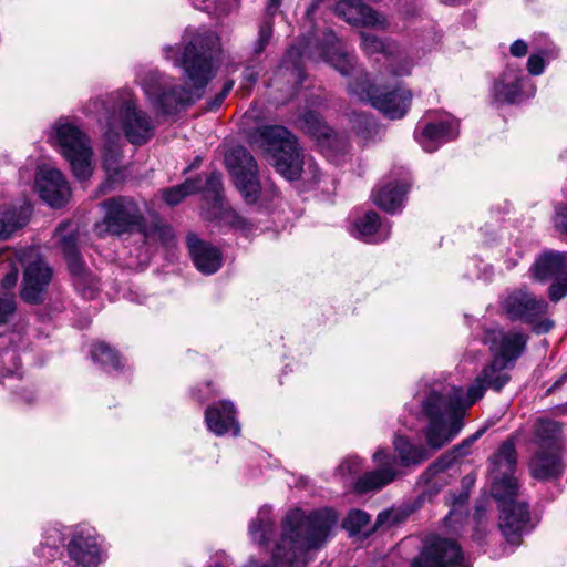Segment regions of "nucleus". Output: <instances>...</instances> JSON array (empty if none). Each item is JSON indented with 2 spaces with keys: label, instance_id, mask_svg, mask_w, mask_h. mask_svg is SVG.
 <instances>
[{
  "label": "nucleus",
  "instance_id": "obj_1",
  "mask_svg": "<svg viewBox=\"0 0 567 567\" xmlns=\"http://www.w3.org/2000/svg\"><path fill=\"white\" fill-rule=\"evenodd\" d=\"M182 43L183 51L177 45H165L163 55L174 66L183 69L189 85L156 69L142 68L136 73L135 81L157 115H174L193 105L215 75L213 52L218 47L215 32L188 27Z\"/></svg>",
  "mask_w": 567,
  "mask_h": 567
},
{
  "label": "nucleus",
  "instance_id": "obj_2",
  "mask_svg": "<svg viewBox=\"0 0 567 567\" xmlns=\"http://www.w3.org/2000/svg\"><path fill=\"white\" fill-rule=\"evenodd\" d=\"M484 394L480 380H474L466 391L450 384L434 383L419 390L408 409L425 422L423 435L427 445L440 450L458 435L467 409Z\"/></svg>",
  "mask_w": 567,
  "mask_h": 567
},
{
  "label": "nucleus",
  "instance_id": "obj_3",
  "mask_svg": "<svg viewBox=\"0 0 567 567\" xmlns=\"http://www.w3.org/2000/svg\"><path fill=\"white\" fill-rule=\"evenodd\" d=\"M338 515L329 507L306 512L292 508L281 519L280 538L269 563L249 558L243 567H307L309 551L321 548L337 526Z\"/></svg>",
  "mask_w": 567,
  "mask_h": 567
},
{
  "label": "nucleus",
  "instance_id": "obj_4",
  "mask_svg": "<svg viewBox=\"0 0 567 567\" xmlns=\"http://www.w3.org/2000/svg\"><path fill=\"white\" fill-rule=\"evenodd\" d=\"M520 432L513 433L489 458L491 493L499 503V529L506 542L518 545L532 530L528 505L518 499L519 486L514 476L517 465L516 442Z\"/></svg>",
  "mask_w": 567,
  "mask_h": 567
},
{
  "label": "nucleus",
  "instance_id": "obj_5",
  "mask_svg": "<svg viewBox=\"0 0 567 567\" xmlns=\"http://www.w3.org/2000/svg\"><path fill=\"white\" fill-rule=\"evenodd\" d=\"M320 56L326 59L342 76H349V93L361 102H369L386 117L396 120L403 117L411 104L412 93L402 84L394 82L388 84L372 83L369 74L357 65V58L337 49L336 56L329 51L320 49Z\"/></svg>",
  "mask_w": 567,
  "mask_h": 567
},
{
  "label": "nucleus",
  "instance_id": "obj_6",
  "mask_svg": "<svg viewBox=\"0 0 567 567\" xmlns=\"http://www.w3.org/2000/svg\"><path fill=\"white\" fill-rule=\"evenodd\" d=\"M250 144L261 150L275 169L286 179L302 178L316 184L320 169L311 157H306L297 138L281 125H266L250 134Z\"/></svg>",
  "mask_w": 567,
  "mask_h": 567
},
{
  "label": "nucleus",
  "instance_id": "obj_7",
  "mask_svg": "<svg viewBox=\"0 0 567 567\" xmlns=\"http://www.w3.org/2000/svg\"><path fill=\"white\" fill-rule=\"evenodd\" d=\"M101 125L104 134L122 135L133 145L146 144L155 134L156 123L151 115L138 107L132 89H121L111 93L104 104Z\"/></svg>",
  "mask_w": 567,
  "mask_h": 567
},
{
  "label": "nucleus",
  "instance_id": "obj_8",
  "mask_svg": "<svg viewBox=\"0 0 567 567\" xmlns=\"http://www.w3.org/2000/svg\"><path fill=\"white\" fill-rule=\"evenodd\" d=\"M528 336L519 330L505 331L501 328L485 329L482 342L488 346L494 359L474 379L480 380L483 391L488 388L501 391L509 381L508 370L526 349Z\"/></svg>",
  "mask_w": 567,
  "mask_h": 567
},
{
  "label": "nucleus",
  "instance_id": "obj_9",
  "mask_svg": "<svg viewBox=\"0 0 567 567\" xmlns=\"http://www.w3.org/2000/svg\"><path fill=\"white\" fill-rule=\"evenodd\" d=\"M323 1L324 0H312L307 10L306 23L303 25L307 35L302 38L298 45H293L288 50L279 68L280 73H290V76L298 83L302 82L305 78L302 71L305 60L326 62V59L318 54L320 49L329 51V53L334 56L337 49L346 51L332 30L320 29L313 23L315 11Z\"/></svg>",
  "mask_w": 567,
  "mask_h": 567
},
{
  "label": "nucleus",
  "instance_id": "obj_10",
  "mask_svg": "<svg viewBox=\"0 0 567 567\" xmlns=\"http://www.w3.org/2000/svg\"><path fill=\"white\" fill-rule=\"evenodd\" d=\"M532 443L537 446L528 464L532 476L546 480L560 475L564 468L560 424L551 419L538 417L533 426Z\"/></svg>",
  "mask_w": 567,
  "mask_h": 567
},
{
  "label": "nucleus",
  "instance_id": "obj_11",
  "mask_svg": "<svg viewBox=\"0 0 567 567\" xmlns=\"http://www.w3.org/2000/svg\"><path fill=\"white\" fill-rule=\"evenodd\" d=\"M50 143L70 163L74 176L87 179L93 173V148L87 135L76 125L55 123L49 134Z\"/></svg>",
  "mask_w": 567,
  "mask_h": 567
},
{
  "label": "nucleus",
  "instance_id": "obj_12",
  "mask_svg": "<svg viewBox=\"0 0 567 567\" xmlns=\"http://www.w3.org/2000/svg\"><path fill=\"white\" fill-rule=\"evenodd\" d=\"M64 549L75 567H100L107 559L105 537L89 522L68 526Z\"/></svg>",
  "mask_w": 567,
  "mask_h": 567
},
{
  "label": "nucleus",
  "instance_id": "obj_13",
  "mask_svg": "<svg viewBox=\"0 0 567 567\" xmlns=\"http://www.w3.org/2000/svg\"><path fill=\"white\" fill-rule=\"evenodd\" d=\"M536 92V83L515 62L506 63L488 89L491 104L496 107L520 105L532 100Z\"/></svg>",
  "mask_w": 567,
  "mask_h": 567
},
{
  "label": "nucleus",
  "instance_id": "obj_14",
  "mask_svg": "<svg viewBox=\"0 0 567 567\" xmlns=\"http://www.w3.org/2000/svg\"><path fill=\"white\" fill-rule=\"evenodd\" d=\"M104 218L94 230L100 236H121L134 229L141 230L144 216L137 203L130 197H114L102 203Z\"/></svg>",
  "mask_w": 567,
  "mask_h": 567
},
{
  "label": "nucleus",
  "instance_id": "obj_15",
  "mask_svg": "<svg viewBox=\"0 0 567 567\" xmlns=\"http://www.w3.org/2000/svg\"><path fill=\"white\" fill-rule=\"evenodd\" d=\"M547 307L543 298L526 289L514 290L502 301V308L511 320L529 324L536 333H545L554 326L553 321L544 318Z\"/></svg>",
  "mask_w": 567,
  "mask_h": 567
},
{
  "label": "nucleus",
  "instance_id": "obj_16",
  "mask_svg": "<svg viewBox=\"0 0 567 567\" xmlns=\"http://www.w3.org/2000/svg\"><path fill=\"white\" fill-rule=\"evenodd\" d=\"M225 163L229 169L235 185L247 204L257 202L260 184L257 177V164L250 153L243 146L230 150Z\"/></svg>",
  "mask_w": 567,
  "mask_h": 567
},
{
  "label": "nucleus",
  "instance_id": "obj_17",
  "mask_svg": "<svg viewBox=\"0 0 567 567\" xmlns=\"http://www.w3.org/2000/svg\"><path fill=\"white\" fill-rule=\"evenodd\" d=\"M71 224L60 225L55 230V238L60 243L68 260L70 272L74 280L75 288L84 298H93L99 290L97 280L86 270L76 249V238L73 231H68Z\"/></svg>",
  "mask_w": 567,
  "mask_h": 567
},
{
  "label": "nucleus",
  "instance_id": "obj_18",
  "mask_svg": "<svg viewBox=\"0 0 567 567\" xmlns=\"http://www.w3.org/2000/svg\"><path fill=\"white\" fill-rule=\"evenodd\" d=\"M535 280L554 282L548 289L549 298L558 301L567 295V254L547 250L540 254L530 268Z\"/></svg>",
  "mask_w": 567,
  "mask_h": 567
},
{
  "label": "nucleus",
  "instance_id": "obj_19",
  "mask_svg": "<svg viewBox=\"0 0 567 567\" xmlns=\"http://www.w3.org/2000/svg\"><path fill=\"white\" fill-rule=\"evenodd\" d=\"M411 567H464V556L455 540L430 535Z\"/></svg>",
  "mask_w": 567,
  "mask_h": 567
},
{
  "label": "nucleus",
  "instance_id": "obj_20",
  "mask_svg": "<svg viewBox=\"0 0 567 567\" xmlns=\"http://www.w3.org/2000/svg\"><path fill=\"white\" fill-rule=\"evenodd\" d=\"M484 430H478L474 434L464 439L460 444L455 445L451 451L441 455L432 463L420 476V482L427 486L429 491H439L449 483L450 475L446 470L458 458L471 454L473 444L482 436Z\"/></svg>",
  "mask_w": 567,
  "mask_h": 567
},
{
  "label": "nucleus",
  "instance_id": "obj_21",
  "mask_svg": "<svg viewBox=\"0 0 567 567\" xmlns=\"http://www.w3.org/2000/svg\"><path fill=\"white\" fill-rule=\"evenodd\" d=\"M457 135L458 122L450 115L437 120L422 118L414 130V140L429 153L436 151Z\"/></svg>",
  "mask_w": 567,
  "mask_h": 567
},
{
  "label": "nucleus",
  "instance_id": "obj_22",
  "mask_svg": "<svg viewBox=\"0 0 567 567\" xmlns=\"http://www.w3.org/2000/svg\"><path fill=\"white\" fill-rule=\"evenodd\" d=\"M35 188L49 206L60 208L71 197V188L63 173L50 165H41L35 174Z\"/></svg>",
  "mask_w": 567,
  "mask_h": 567
},
{
  "label": "nucleus",
  "instance_id": "obj_23",
  "mask_svg": "<svg viewBox=\"0 0 567 567\" xmlns=\"http://www.w3.org/2000/svg\"><path fill=\"white\" fill-rule=\"evenodd\" d=\"M336 14L353 27L388 31L391 21L388 16L359 0H339L334 7Z\"/></svg>",
  "mask_w": 567,
  "mask_h": 567
},
{
  "label": "nucleus",
  "instance_id": "obj_24",
  "mask_svg": "<svg viewBox=\"0 0 567 567\" xmlns=\"http://www.w3.org/2000/svg\"><path fill=\"white\" fill-rule=\"evenodd\" d=\"M372 460L378 467L358 478L355 489L359 493L381 489L400 475L395 464L390 460L389 451L385 447H379L373 453Z\"/></svg>",
  "mask_w": 567,
  "mask_h": 567
},
{
  "label": "nucleus",
  "instance_id": "obj_25",
  "mask_svg": "<svg viewBox=\"0 0 567 567\" xmlns=\"http://www.w3.org/2000/svg\"><path fill=\"white\" fill-rule=\"evenodd\" d=\"M207 429L216 436L230 434L238 436L240 424L235 404L229 400H220L209 404L205 410Z\"/></svg>",
  "mask_w": 567,
  "mask_h": 567
},
{
  "label": "nucleus",
  "instance_id": "obj_26",
  "mask_svg": "<svg viewBox=\"0 0 567 567\" xmlns=\"http://www.w3.org/2000/svg\"><path fill=\"white\" fill-rule=\"evenodd\" d=\"M392 446L395 455L393 462L395 466L406 470H415L432 456V447L404 434L395 433L392 440Z\"/></svg>",
  "mask_w": 567,
  "mask_h": 567
},
{
  "label": "nucleus",
  "instance_id": "obj_27",
  "mask_svg": "<svg viewBox=\"0 0 567 567\" xmlns=\"http://www.w3.org/2000/svg\"><path fill=\"white\" fill-rule=\"evenodd\" d=\"M51 277L52 270L42 259L30 262L24 270L22 299L28 303L41 302Z\"/></svg>",
  "mask_w": 567,
  "mask_h": 567
},
{
  "label": "nucleus",
  "instance_id": "obj_28",
  "mask_svg": "<svg viewBox=\"0 0 567 567\" xmlns=\"http://www.w3.org/2000/svg\"><path fill=\"white\" fill-rule=\"evenodd\" d=\"M187 246L193 264L204 275H213L223 266V254L214 245L202 240L195 234L187 236Z\"/></svg>",
  "mask_w": 567,
  "mask_h": 567
},
{
  "label": "nucleus",
  "instance_id": "obj_29",
  "mask_svg": "<svg viewBox=\"0 0 567 567\" xmlns=\"http://www.w3.org/2000/svg\"><path fill=\"white\" fill-rule=\"evenodd\" d=\"M27 344L24 336L19 331L0 334V379L19 374L20 351Z\"/></svg>",
  "mask_w": 567,
  "mask_h": 567
},
{
  "label": "nucleus",
  "instance_id": "obj_30",
  "mask_svg": "<svg viewBox=\"0 0 567 567\" xmlns=\"http://www.w3.org/2000/svg\"><path fill=\"white\" fill-rule=\"evenodd\" d=\"M349 233L364 243L377 244L389 238L391 225L382 221L375 212L370 210L354 218Z\"/></svg>",
  "mask_w": 567,
  "mask_h": 567
},
{
  "label": "nucleus",
  "instance_id": "obj_31",
  "mask_svg": "<svg viewBox=\"0 0 567 567\" xmlns=\"http://www.w3.org/2000/svg\"><path fill=\"white\" fill-rule=\"evenodd\" d=\"M409 183L403 181H385L372 192L373 203L388 213H396L405 202Z\"/></svg>",
  "mask_w": 567,
  "mask_h": 567
},
{
  "label": "nucleus",
  "instance_id": "obj_32",
  "mask_svg": "<svg viewBox=\"0 0 567 567\" xmlns=\"http://www.w3.org/2000/svg\"><path fill=\"white\" fill-rule=\"evenodd\" d=\"M66 528L61 524H51L43 528L41 542L34 554L47 561L56 559L61 555V546L66 543Z\"/></svg>",
  "mask_w": 567,
  "mask_h": 567
},
{
  "label": "nucleus",
  "instance_id": "obj_33",
  "mask_svg": "<svg viewBox=\"0 0 567 567\" xmlns=\"http://www.w3.org/2000/svg\"><path fill=\"white\" fill-rule=\"evenodd\" d=\"M250 539L260 546H266L276 533V519L272 508L264 505L248 527Z\"/></svg>",
  "mask_w": 567,
  "mask_h": 567
},
{
  "label": "nucleus",
  "instance_id": "obj_34",
  "mask_svg": "<svg viewBox=\"0 0 567 567\" xmlns=\"http://www.w3.org/2000/svg\"><path fill=\"white\" fill-rule=\"evenodd\" d=\"M303 128L313 138L317 140L319 146L323 152H328L339 144L338 136L333 133L332 128L329 127L316 112H307L303 117Z\"/></svg>",
  "mask_w": 567,
  "mask_h": 567
},
{
  "label": "nucleus",
  "instance_id": "obj_35",
  "mask_svg": "<svg viewBox=\"0 0 567 567\" xmlns=\"http://www.w3.org/2000/svg\"><path fill=\"white\" fill-rule=\"evenodd\" d=\"M31 214L29 203L19 207L0 206V240L9 238L13 233L24 227Z\"/></svg>",
  "mask_w": 567,
  "mask_h": 567
},
{
  "label": "nucleus",
  "instance_id": "obj_36",
  "mask_svg": "<svg viewBox=\"0 0 567 567\" xmlns=\"http://www.w3.org/2000/svg\"><path fill=\"white\" fill-rule=\"evenodd\" d=\"M558 56L559 49L551 42L532 47L526 61V74L530 79L543 75L550 62L558 59Z\"/></svg>",
  "mask_w": 567,
  "mask_h": 567
},
{
  "label": "nucleus",
  "instance_id": "obj_37",
  "mask_svg": "<svg viewBox=\"0 0 567 567\" xmlns=\"http://www.w3.org/2000/svg\"><path fill=\"white\" fill-rule=\"evenodd\" d=\"M105 137V145L103 150V165L107 172L110 178L114 182L120 181L123 177L121 161H122V144L121 140H117L114 135Z\"/></svg>",
  "mask_w": 567,
  "mask_h": 567
},
{
  "label": "nucleus",
  "instance_id": "obj_38",
  "mask_svg": "<svg viewBox=\"0 0 567 567\" xmlns=\"http://www.w3.org/2000/svg\"><path fill=\"white\" fill-rule=\"evenodd\" d=\"M342 527L351 536H370L375 529V523H371V516L362 509H351L342 522Z\"/></svg>",
  "mask_w": 567,
  "mask_h": 567
},
{
  "label": "nucleus",
  "instance_id": "obj_39",
  "mask_svg": "<svg viewBox=\"0 0 567 567\" xmlns=\"http://www.w3.org/2000/svg\"><path fill=\"white\" fill-rule=\"evenodd\" d=\"M360 48L367 55L382 53L385 59L396 49V42L391 39H382L375 34L360 31Z\"/></svg>",
  "mask_w": 567,
  "mask_h": 567
},
{
  "label": "nucleus",
  "instance_id": "obj_40",
  "mask_svg": "<svg viewBox=\"0 0 567 567\" xmlns=\"http://www.w3.org/2000/svg\"><path fill=\"white\" fill-rule=\"evenodd\" d=\"M415 62L405 51L400 50L396 44V49L392 50V54L386 58V73L394 78L408 76L411 74Z\"/></svg>",
  "mask_w": 567,
  "mask_h": 567
},
{
  "label": "nucleus",
  "instance_id": "obj_41",
  "mask_svg": "<svg viewBox=\"0 0 567 567\" xmlns=\"http://www.w3.org/2000/svg\"><path fill=\"white\" fill-rule=\"evenodd\" d=\"M92 359L105 370H118L122 367L120 354L104 342H96L91 349Z\"/></svg>",
  "mask_w": 567,
  "mask_h": 567
},
{
  "label": "nucleus",
  "instance_id": "obj_42",
  "mask_svg": "<svg viewBox=\"0 0 567 567\" xmlns=\"http://www.w3.org/2000/svg\"><path fill=\"white\" fill-rule=\"evenodd\" d=\"M412 513L409 506L391 507L379 513L375 527L377 528H391L395 525L403 523Z\"/></svg>",
  "mask_w": 567,
  "mask_h": 567
},
{
  "label": "nucleus",
  "instance_id": "obj_43",
  "mask_svg": "<svg viewBox=\"0 0 567 567\" xmlns=\"http://www.w3.org/2000/svg\"><path fill=\"white\" fill-rule=\"evenodd\" d=\"M140 233L150 243L159 241L164 245H171L174 240L173 229L163 223H154L150 226L143 224Z\"/></svg>",
  "mask_w": 567,
  "mask_h": 567
},
{
  "label": "nucleus",
  "instance_id": "obj_44",
  "mask_svg": "<svg viewBox=\"0 0 567 567\" xmlns=\"http://www.w3.org/2000/svg\"><path fill=\"white\" fill-rule=\"evenodd\" d=\"M200 189L196 181L188 179L185 183L162 190V198L171 206L179 204L187 195Z\"/></svg>",
  "mask_w": 567,
  "mask_h": 567
},
{
  "label": "nucleus",
  "instance_id": "obj_45",
  "mask_svg": "<svg viewBox=\"0 0 567 567\" xmlns=\"http://www.w3.org/2000/svg\"><path fill=\"white\" fill-rule=\"evenodd\" d=\"M221 220L245 236L252 234L255 230V225L250 220L230 208L223 210Z\"/></svg>",
  "mask_w": 567,
  "mask_h": 567
},
{
  "label": "nucleus",
  "instance_id": "obj_46",
  "mask_svg": "<svg viewBox=\"0 0 567 567\" xmlns=\"http://www.w3.org/2000/svg\"><path fill=\"white\" fill-rule=\"evenodd\" d=\"M16 310L14 296L9 292H3L0 296V323L7 321Z\"/></svg>",
  "mask_w": 567,
  "mask_h": 567
},
{
  "label": "nucleus",
  "instance_id": "obj_47",
  "mask_svg": "<svg viewBox=\"0 0 567 567\" xmlns=\"http://www.w3.org/2000/svg\"><path fill=\"white\" fill-rule=\"evenodd\" d=\"M271 35H272V24L270 21H265L259 27L258 39L256 41L255 49H254L256 53H260L261 51H264V49L269 43Z\"/></svg>",
  "mask_w": 567,
  "mask_h": 567
},
{
  "label": "nucleus",
  "instance_id": "obj_48",
  "mask_svg": "<svg viewBox=\"0 0 567 567\" xmlns=\"http://www.w3.org/2000/svg\"><path fill=\"white\" fill-rule=\"evenodd\" d=\"M553 223L557 231L567 236V204H558L555 207Z\"/></svg>",
  "mask_w": 567,
  "mask_h": 567
},
{
  "label": "nucleus",
  "instance_id": "obj_49",
  "mask_svg": "<svg viewBox=\"0 0 567 567\" xmlns=\"http://www.w3.org/2000/svg\"><path fill=\"white\" fill-rule=\"evenodd\" d=\"M221 189H223L221 174L217 173V172L210 173L206 179V185L204 187V190L207 194H212V196L217 199L220 195Z\"/></svg>",
  "mask_w": 567,
  "mask_h": 567
},
{
  "label": "nucleus",
  "instance_id": "obj_50",
  "mask_svg": "<svg viewBox=\"0 0 567 567\" xmlns=\"http://www.w3.org/2000/svg\"><path fill=\"white\" fill-rule=\"evenodd\" d=\"M259 73H260V69L258 66H255V65L247 66L243 72L241 85L245 89L251 87L257 82Z\"/></svg>",
  "mask_w": 567,
  "mask_h": 567
},
{
  "label": "nucleus",
  "instance_id": "obj_51",
  "mask_svg": "<svg viewBox=\"0 0 567 567\" xmlns=\"http://www.w3.org/2000/svg\"><path fill=\"white\" fill-rule=\"evenodd\" d=\"M6 268L9 269L6 272L1 285L4 290H9L13 288L18 281L19 269L16 266H11V264H8Z\"/></svg>",
  "mask_w": 567,
  "mask_h": 567
},
{
  "label": "nucleus",
  "instance_id": "obj_52",
  "mask_svg": "<svg viewBox=\"0 0 567 567\" xmlns=\"http://www.w3.org/2000/svg\"><path fill=\"white\" fill-rule=\"evenodd\" d=\"M509 53L514 58H524L529 53L528 44L522 39L515 40L509 47Z\"/></svg>",
  "mask_w": 567,
  "mask_h": 567
},
{
  "label": "nucleus",
  "instance_id": "obj_53",
  "mask_svg": "<svg viewBox=\"0 0 567 567\" xmlns=\"http://www.w3.org/2000/svg\"><path fill=\"white\" fill-rule=\"evenodd\" d=\"M233 87H234V81H227L225 83L221 92L212 102L210 110L219 107Z\"/></svg>",
  "mask_w": 567,
  "mask_h": 567
},
{
  "label": "nucleus",
  "instance_id": "obj_54",
  "mask_svg": "<svg viewBox=\"0 0 567 567\" xmlns=\"http://www.w3.org/2000/svg\"><path fill=\"white\" fill-rule=\"evenodd\" d=\"M359 465L360 461L358 457L347 458L340 464L339 470L341 474H344L346 468L351 473L355 472L359 468Z\"/></svg>",
  "mask_w": 567,
  "mask_h": 567
},
{
  "label": "nucleus",
  "instance_id": "obj_55",
  "mask_svg": "<svg viewBox=\"0 0 567 567\" xmlns=\"http://www.w3.org/2000/svg\"><path fill=\"white\" fill-rule=\"evenodd\" d=\"M194 8L203 11L209 10L213 4L215 3V0H188Z\"/></svg>",
  "mask_w": 567,
  "mask_h": 567
},
{
  "label": "nucleus",
  "instance_id": "obj_56",
  "mask_svg": "<svg viewBox=\"0 0 567 567\" xmlns=\"http://www.w3.org/2000/svg\"><path fill=\"white\" fill-rule=\"evenodd\" d=\"M208 567H229V559L225 554L216 556Z\"/></svg>",
  "mask_w": 567,
  "mask_h": 567
},
{
  "label": "nucleus",
  "instance_id": "obj_57",
  "mask_svg": "<svg viewBox=\"0 0 567 567\" xmlns=\"http://www.w3.org/2000/svg\"><path fill=\"white\" fill-rule=\"evenodd\" d=\"M280 3H281V0H268V4H267V9H266L267 14L269 17H272L279 9Z\"/></svg>",
  "mask_w": 567,
  "mask_h": 567
},
{
  "label": "nucleus",
  "instance_id": "obj_58",
  "mask_svg": "<svg viewBox=\"0 0 567 567\" xmlns=\"http://www.w3.org/2000/svg\"><path fill=\"white\" fill-rule=\"evenodd\" d=\"M420 9V4L414 1L412 4H411V8L409 9H401L400 10V14L403 16V17H412L414 16Z\"/></svg>",
  "mask_w": 567,
  "mask_h": 567
},
{
  "label": "nucleus",
  "instance_id": "obj_59",
  "mask_svg": "<svg viewBox=\"0 0 567 567\" xmlns=\"http://www.w3.org/2000/svg\"><path fill=\"white\" fill-rule=\"evenodd\" d=\"M454 516V513L451 512L446 517H445V520L449 522L452 519V517Z\"/></svg>",
  "mask_w": 567,
  "mask_h": 567
}]
</instances>
